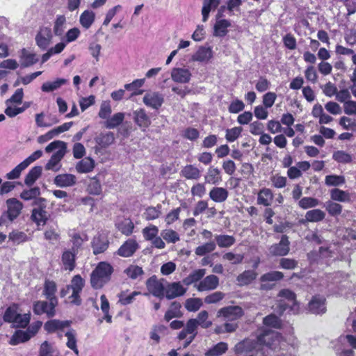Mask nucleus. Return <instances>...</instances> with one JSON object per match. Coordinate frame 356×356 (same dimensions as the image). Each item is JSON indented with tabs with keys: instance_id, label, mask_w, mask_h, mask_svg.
I'll return each instance as SVG.
<instances>
[{
	"instance_id": "nucleus-1",
	"label": "nucleus",
	"mask_w": 356,
	"mask_h": 356,
	"mask_svg": "<svg viewBox=\"0 0 356 356\" xmlns=\"http://www.w3.org/2000/svg\"><path fill=\"white\" fill-rule=\"evenodd\" d=\"M277 332L267 329L258 335L257 341L246 339L234 347L236 356H266V353L272 349L279 341Z\"/></svg>"
},
{
	"instance_id": "nucleus-2",
	"label": "nucleus",
	"mask_w": 356,
	"mask_h": 356,
	"mask_svg": "<svg viewBox=\"0 0 356 356\" xmlns=\"http://www.w3.org/2000/svg\"><path fill=\"white\" fill-rule=\"evenodd\" d=\"M54 150L56 151L52 154L50 159L47 163L45 169L47 170L57 172L60 169V161L67 152L66 143L62 140H54L45 147V152L47 153H50Z\"/></svg>"
},
{
	"instance_id": "nucleus-3",
	"label": "nucleus",
	"mask_w": 356,
	"mask_h": 356,
	"mask_svg": "<svg viewBox=\"0 0 356 356\" xmlns=\"http://www.w3.org/2000/svg\"><path fill=\"white\" fill-rule=\"evenodd\" d=\"M6 210L0 216V226L8 225L13 222L21 214L24 208L22 202L15 197H11L6 201Z\"/></svg>"
},
{
	"instance_id": "nucleus-4",
	"label": "nucleus",
	"mask_w": 356,
	"mask_h": 356,
	"mask_svg": "<svg viewBox=\"0 0 356 356\" xmlns=\"http://www.w3.org/2000/svg\"><path fill=\"white\" fill-rule=\"evenodd\" d=\"M113 267L106 262H100L92 271L90 283L93 288H102L111 278Z\"/></svg>"
},
{
	"instance_id": "nucleus-5",
	"label": "nucleus",
	"mask_w": 356,
	"mask_h": 356,
	"mask_svg": "<svg viewBox=\"0 0 356 356\" xmlns=\"http://www.w3.org/2000/svg\"><path fill=\"white\" fill-rule=\"evenodd\" d=\"M83 286L84 280L82 277L79 275H74L71 280L70 284L67 285L65 288L60 291V296L65 297L72 291V294L68 297L70 302L75 305H80L81 304V299L79 294L82 291Z\"/></svg>"
},
{
	"instance_id": "nucleus-6",
	"label": "nucleus",
	"mask_w": 356,
	"mask_h": 356,
	"mask_svg": "<svg viewBox=\"0 0 356 356\" xmlns=\"http://www.w3.org/2000/svg\"><path fill=\"white\" fill-rule=\"evenodd\" d=\"M30 313L21 314L19 313L17 305H13L8 307L3 315V321L13 323L15 327H26L30 322Z\"/></svg>"
},
{
	"instance_id": "nucleus-7",
	"label": "nucleus",
	"mask_w": 356,
	"mask_h": 356,
	"mask_svg": "<svg viewBox=\"0 0 356 356\" xmlns=\"http://www.w3.org/2000/svg\"><path fill=\"white\" fill-rule=\"evenodd\" d=\"M33 206L35 208L31 213V220L38 226L44 225L49 218V214L46 211L47 200L43 197H40L33 202Z\"/></svg>"
},
{
	"instance_id": "nucleus-8",
	"label": "nucleus",
	"mask_w": 356,
	"mask_h": 356,
	"mask_svg": "<svg viewBox=\"0 0 356 356\" xmlns=\"http://www.w3.org/2000/svg\"><path fill=\"white\" fill-rule=\"evenodd\" d=\"M279 296L288 301L286 302L284 300H280L278 305L280 307L281 313L288 309L293 314L298 312L299 306L296 302V295L293 291L289 289H283L280 292Z\"/></svg>"
},
{
	"instance_id": "nucleus-9",
	"label": "nucleus",
	"mask_w": 356,
	"mask_h": 356,
	"mask_svg": "<svg viewBox=\"0 0 356 356\" xmlns=\"http://www.w3.org/2000/svg\"><path fill=\"white\" fill-rule=\"evenodd\" d=\"M331 246H321L318 250H313L307 254L311 263H327L329 259L334 257V252Z\"/></svg>"
},
{
	"instance_id": "nucleus-10",
	"label": "nucleus",
	"mask_w": 356,
	"mask_h": 356,
	"mask_svg": "<svg viewBox=\"0 0 356 356\" xmlns=\"http://www.w3.org/2000/svg\"><path fill=\"white\" fill-rule=\"evenodd\" d=\"M243 309L239 306H228L221 308L218 312V316H222L229 321H236L243 316Z\"/></svg>"
},
{
	"instance_id": "nucleus-11",
	"label": "nucleus",
	"mask_w": 356,
	"mask_h": 356,
	"mask_svg": "<svg viewBox=\"0 0 356 356\" xmlns=\"http://www.w3.org/2000/svg\"><path fill=\"white\" fill-rule=\"evenodd\" d=\"M289 241L286 235H282L280 243L272 245L269 248V253L273 256H285L289 250Z\"/></svg>"
},
{
	"instance_id": "nucleus-12",
	"label": "nucleus",
	"mask_w": 356,
	"mask_h": 356,
	"mask_svg": "<svg viewBox=\"0 0 356 356\" xmlns=\"http://www.w3.org/2000/svg\"><path fill=\"white\" fill-rule=\"evenodd\" d=\"M284 275L280 271H270L262 275L260 277L261 282L260 285V289L261 290H270L274 286L273 284H270V282H277L282 280Z\"/></svg>"
},
{
	"instance_id": "nucleus-13",
	"label": "nucleus",
	"mask_w": 356,
	"mask_h": 356,
	"mask_svg": "<svg viewBox=\"0 0 356 356\" xmlns=\"http://www.w3.org/2000/svg\"><path fill=\"white\" fill-rule=\"evenodd\" d=\"M52 33L50 28L41 27L35 36L36 44L42 50H45L51 42Z\"/></svg>"
},
{
	"instance_id": "nucleus-14",
	"label": "nucleus",
	"mask_w": 356,
	"mask_h": 356,
	"mask_svg": "<svg viewBox=\"0 0 356 356\" xmlns=\"http://www.w3.org/2000/svg\"><path fill=\"white\" fill-rule=\"evenodd\" d=\"M146 286L149 292L153 296L161 298L164 296L165 287L156 276L149 277L146 282Z\"/></svg>"
},
{
	"instance_id": "nucleus-15",
	"label": "nucleus",
	"mask_w": 356,
	"mask_h": 356,
	"mask_svg": "<svg viewBox=\"0 0 356 356\" xmlns=\"http://www.w3.org/2000/svg\"><path fill=\"white\" fill-rule=\"evenodd\" d=\"M219 285V278L214 275H210L202 279L195 287L198 291H213Z\"/></svg>"
},
{
	"instance_id": "nucleus-16",
	"label": "nucleus",
	"mask_w": 356,
	"mask_h": 356,
	"mask_svg": "<svg viewBox=\"0 0 356 356\" xmlns=\"http://www.w3.org/2000/svg\"><path fill=\"white\" fill-rule=\"evenodd\" d=\"M139 248V244L137 241L132 238L127 240L118 250V255L122 257H130Z\"/></svg>"
},
{
	"instance_id": "nucleus-17",
	"label": "nucleus",
	"mask_w": 356,
	"mask_h": 356,
	"mask_svg": "<svg viewBox=\"0 0 356 356\" xmlns=\"http://www.w3.org/2000/svg\"><path fill=\"white\" fill-rule=\"evenodd\" d=\"M164 102L163 96L158 92H149L143 97L144 104L154 109L159 108Z\"/></svg>"
},
{
	"instance_id": "nucleus-18",
	"label": "nucleus",
	"mask_w": 356,
	"mask_h": 356,
	"mask_svg": "<svg viewBox=\"0 0 356 356\" xmlns=\"http://www.w3.org/2000/svg\"><path fill=\"white\" fill-rule=\"evenodd\" d=\"M56 305H51L49 301H37L33 305V312L37 315L46 314L48 317H53L55 315V307Z\"/></svg>"
},
{
	"instance_id": "nucleus-19",
	"label": "nucleus",
	"mask_w": 356,
	"mask_h": 356,
	"mask_svg": "<svg viewBox=\"0 0 356 356\" xmlns=\"http://www.w3.org/2000/svg\"><path fill=\"white\" fill-rule=\"evenodd\" d=\"M308 309L314 314H324L326 311L325 298L321 296H315L309 302Z\"/></svg>"
},
{
	"instance_id": "nucleus-20",
	"label": "nucleus",
	"mask_w": 356,
	"mask_h": 356,
	"mask_svg": "<svg viewBox=\"0 0 356 356\" xmlns=\"http://www.w3.org/2000/svg\"><path fill=\"white\" fill-rule=\"evenodd\" d=\"M186 292V289L180 282L169 283L165 286V293L168 299H173L181 296Z\"/></svg>"
},
{
	"instance_id": "nucleus-21",
	"label": "nucleus",
	"mask_w": 356,
	"mask_h": 356,
	"mask_svg": "<svg viewBox=\"0 0 356 356\" xmlns=\"http://www.w3.org/2000/svg\"><path fill=\"white\" fill-rule=\"evenodd\" d=\"M77 252L70 249H65L61 256V262L65 270L72 271L76 266V255Z\"/></svg>"
},
{
	"instance_id": "nucleus-22",
	"label": "nucleus",
	"mask_w": 356,
	"mask_h": 356,
	"mask_svg": "<svg viewBox=\"0 0 356 356\" xmlns=\"http://www.w3.org/2000/svg\"><path fill=\"white\" fill-rule=\"evenodd\" d=\"M191 77V73L186 68L176 67L171 72L172 79L177 83H186L189 82Z\"/></svg>"
},
{
	"instance_id": "nucleus-23",
	"label": "nucleus",
	"mask_w": 356,
	"mask_h": 356,
	"mask_svg": "<svg viewBox=\"0 0 356 356\" xmlns=\"http://www.w3.org/2000/svg\"><path fill=\"white\" fill-rule=\"evenodd\" d=\"M56 291V284L54 281L46 280L42 293L49 301L51 302V305H57L58 304V299L55 296Z\"/></svg>"
},
{
	"instance_id": "nucleus-24",
	"label": "nucleus",
	"mask_w": 356,
	"mask_h": 356,
	"mask_svg": "<svg viewBox=\"0 0 356 356\" xmlns=\"http://www.w3.org/2000/svg\"><path fill=\"white\" fill-rule=\"evenodd\" d=\"M273 193L271 189L263 188L258 192L257 203L259 205L269 207L273 203Z\"/></svg>"
},
{
	"instance_id": "nucleus-25",
	"label": "nucleus",
	"mask_w": 356,
	"mask_h": 356,
	"mask_svg": "<svg viewBox=\"0 0 356 356\" xmlns=\"http://www.w3.org/2000/svg\"><path fill=\"white\" fill-rule=\"evenodd\" d=\"M213 56V51L210 47L201 46L192 56V60L198 62H208Z\"/></svg>"
},
{
	"instance_id": "nucleus-26",
	"label": "nucleus",
	"mask_w": 356,
	"mask_h": 356,
	"mask_svg": "<svg viewBox=\"0 0 356 356\" xmlns=\"http://www.w3.org/2000/svg\"><path fill=\"white\" fill-rule=\"evenodd\" d=\"M325 213L318 209H312L306 212L305 219L300 220L302 224L307 222H318L322 221L325 218Z\"/></svg>"
},
{
	"instance_id": "nucleus-27",
	"label": "nucleus",
	"mask_w": 356,
	"mask_h": 356,
	"mask_svg": "<svg viewBox=\"0 0 356 356\" xmlns=\"http://www.w3.org/2000/svg\"><path fill=\"white\" fill-rule=\"evenodd\" d=\"M92 247L95 254L102 253L108 248V241L105 236H96L92 239Z\"/></svg>"
},
{
	"instance_id": "nucleus-28",
	"label": "nucleus",
	"mask_w": 356,
	"mask_h": 356,
	"mask_svg": "<svg viewBox=\"0 0 356 356\" xmlns=\"http://www.w3.org/2000/svg\"><path fill=\"white\" fill-rule=\"evenodd\" d=\"M134 121L143 130H145L151 124V120L144 109H139L134 113Z\"/></svg>"
},
{
	"instance_id": "nucleus-29",
	"label": "nucleus",
	"mask_w": 356,
	"mask_h": 356,
	"mask_svg": "<svg viewBox=\"0 0 356 356\" xmlns=\"http://www.w3.org/2000/svg\"><path fill=\"white\" fill-rule=\"evenodd\" d=\"M209 197L215 202H225L229 195L228 191L222 187H213L209 192Z\"/></svg>"
},
{
	"instance_id": "nucleus-30",
	"label": "nucleus",
	"mask_w": 356,
	"mask_h": 356,
	"mask_svg": "<svg viewBox=\"0 0 356 356\" xmlns=\"http://www.w3.org/2000/svg\"><path fill=\"white\" fill-rule=\"evenodd\" d=\"M333 284L337 286L338 290L337 293L340 295H343L344 293H346V292L344 291V289H350L351 286L350 283L348 280V277L343 275L341 273H336L334 278Z\"/></svg>"
},
{
	"instance_id": "nucleus-31",
	"label": "nucleus",
	"mask_w": 356,
	"mask_h": 356,
	"mask_svg": "<svg viewBox=\"0 0 356 356\" xmlns=\"http://www.w3.org/2000/svg\"><path fill=\"white\" fill-rule=\"evenodd\" d=\"M76 177L72 174H61L54 179V184L59 187H68L75 184Z\"/></svg>"
},
{
	"instance_id": "nucleus-32",
	"label": "nucleus",
	"mask_w": 356,
	"mask_h": 356,
	"mask_svg": "<svg viewBox=\"0 0 356 356\" xmlns=\"http://www.w3.org/2000/svg\"><path fill=\"white\" fill-rule=\"evenodd\" d=\"M180 174L186 179L197 180L201 177V171L197 167L191 164L184 166L181 169Z\"/></svg>"
},
{
	"instance_id": "nucleus-33",
	"label": "nucleus",
	"mask_w": 356,
	"mask_h": 356,
	"mask_svg": "<svg viewBox=\"0 0 356 356\" xmlns=\"http://www.w3.org/2000/svg\"><path fill=\"white\" fill-rule=\"evenodd\" d=\"M197 327L195 319H190L187 321L186 327L179 332L178 338L180 340L188 338V335L194 336L197 335Z\"/></svg>"
},
{
	"instance_id": "nucleus-34",
	"label": "nucleus",
	"mask_w": 356,
	"mask_h": 356,
	"mask_svg": "<svg viewBox=\"0 0 356 356\" xmlns=\"http://www.w3.org/2000/svg\"><path fill=\"white\" fill-rule=\"evenodd\" d=\"M229 346L226 342H218L209 348L204 353L205 356H222L227 353Z\"/></svg>"
},
{
	"instance_id": "nucleus-35",
	"label": "nucleus",
	"mask_w": 356,
	"mask_h": 356,
	"mask_svg": "<svg viewBox=\"0 0 356 356\" xmlns=\"http://www.w3.org/2000/svg\"><path fill=\"white\" fill-rule=\"evenodd\" d=\"M70 241L72 243V247L70 250L78 253V251L82 246L83 242L88 240L87 236L84 234H80L78 232H73L70 234Z\"/></svg>"
},
{
	"instance_id": "nucleus-36",
	"label": "nucleus",
	"mask_w": 356,
	"mask_h": 356,
	"mask_svg": "<svg viewBox=\"0 0 356 356\" xmlns=\"http://www.w3.org/2000/svg\"><path fill=\"white\" fill-rule=\"evenodd\" d=\"M204 179L208 184H218L222 181L221 172L218 168L211 166L209 168Z\"/></svg>"
},
{
	"instance_id": "nucleus-37",
	"label": "nucleus",
	"mask_w": 356,
	"mask_h": 356,
	"mask_svg": "<svg viewBox=\"0 0 356 356\" xmlns=\"http://www.w3.org/2000/svg\"><path fill=\"white\" fill-rule=\"evenodd\" d=\"M95 168V161L90 157H86L79 161L76 165V170L79 173L91 172Z\"/></svg>"
},
{
	"instance_id": "nucleus-38",
	"label": "nucleus",
	"mask_w": 356,
	"mask_h": 356,
	"mask_svg": "<svg viewBox=\"0 0 356 356\" xmlns=\"http://www.w3.org/2000/svg\"><path fill=\"white\" fill-rule=\"evenodd\" d=\"M257 273L252 270H245L242 273L238 275L236 281L238 285L245 286L250 284L253 280L256 279Z\"/></svg>"
},
{
	"instance_id": "nucleus-39",
	"label": "nucleus",
	"mask_w": 356,
	"mask_h": 356,
	"mask_svg": "<svg viewBox=\"0 0 356 356\" xmlns=\"http://www.w3.org/2000/svg\"><path fill=\"white\" fill-rule=\"evenodd\" d=\"M38 61V58L35 54L31 53L25 49H22L20 56V63L23 67L31 66Z\"/></svg>"
},
{
	"instance_id": "nucleus-40",
	"label": "nucleus",
	"mask_w": 356,
	"mask_h": 356,
	"mask_svg": "<svg viewBox=\"0 0 356 356\" xmlns=\"http://www.w3.org/2000/svg\"><path fill=\"white\" fill-rule=\"evenodd\" d=\"M65 337H67L66 346L68 348L72 350L76 356H79V351L77 348V339H76V332L74 330L71 329L68 330L65 333Z\"/></svg>"
},
{
	"instance_id": "nucleus-41",
	"label": "nucleus",
	"mask_w": 356,
	"mask_h": 356,
	"mask_svg": "<svg viewBox=\"0 0 356 356\" xmlns=\"http://www.w3.org/2000/svg\"><path fill=\"white\" fill-rule=\"evenodd\" d=\"M231 26V23L227 19H217L214 25L213 35L218 37H223L227 33V28Z\"/></svg>"
},
{
	"instance_id": "nucleus-42",
	"label": "nucleus",
	"mask_w": 356,
	"mask_h": 356,
	"mask_svg": "<svg viewBox=\"0 0 356 356\" xmlns=\"http://www.w3.org/2000/svg\"><path fill=\"white\" fill-rule=\"evenodd\" d=\"M330 198L341 202H349L351 200L350 194L348 191L339 188H333L330 191Z\"/></svg>"
},
{
	"instance_id": "nucleus-43",
	"label": "nucleus",
	"mask_w": 356,
	"mask_h": 356,
	"mask_svg": "<svg viewBox=\"0 0 356 356\" xmlns=\"http://www.w3.org/2000/svg\"><path fill=\"white\" fill-rule=\"evenodd\" d=\"M31 338V334L24 330H17L10 339L9 343L13 346L28 341Z\"/></svg>"
},
{
	"instance_id": "nucleus-44",
	"label": "nucleus",
	"mask_w": 356,
	"mask_h": 356,
	"mask_svg": "<svg viewBox=\"0 0 356 356\" xmlns=\"http://www.w3.org/2000/svg\"><path fill=\"white\" fill-rule=\"evenodd\" d=\"M206 274V270L204 268L195 270L188 277L183 280V283L189 286L193 283L200 282Z\"/></svg>"
},
{
	"instance_id": "nucleus-45",
	"label": "nucleus",
	"mask_w": 356,
	"mask_h": 356,
	"mask_svg": "<svg viewBox=\"0 0 356 356\" xmlns=\"http://www.w3.org/2000/svg\"><path fill=\"white\" fill-rule=\"evenodd\" d=\"M161 208L162 206L159 204L156 207H147L143 214V218L148 221L159 218L161 215Z\"/></svg>"
},
{
	"instance_id": "nucleus-46",
	"label": "nucleus",
	"mask_w": 356,
	"mask_h": 356,
	"mask_svg": "<svg viewBox=\"0 0 356 356\" xmlns=\"http://www.w3.org/2000/svg\"><path fill=\"white\" fill-rule=\"evenodd\" d=\"M67 81V79L61 78L57 79L54 81H47L42 85L41 90L44 92H50L58 90L63 85L65 84Z\"/></svg>"
},
{
	"instance_id": "nucleus-47",
	"label": "nucleus",
	"mask_w": 356,
	"mask_h": 356,
	"mask_svg": "<svg viewBox=\"0 0 356 356\" xmlns=\"http://www.w3.org/2000/svg\"><path fill=\"white\" fill-rule=\"evenodd\" d=\"M42 167L35 166L32 168L24 179V183L26 186H32L42 174Z\"/></svg>"
},
{
	"instance_id": "nucleus-48",
	"label": "nucleus",
	"mask_w": 356,
	"mask_h": 356,
	"mask_svg": "<svg viewBox=\"0 0 356 356\" xmlns=\"http://www.w3.org/2000/svg\"><path fill=\"white\" fill-rule=\"evenodd\" d=\"M124 119V113H116L112 117H109L104 122V126L107 129H114L119 126Z\"/></svg>"
},
{
	"instance_id": "nucleus-49",
	"label": "nucleus",
	"mask_w": 356,
	"mask_h": 356,
	"mask_svg": "<svg viewBox=\"0 0 356 356\" xmlns=\"http://www.w3.org/2000/svg\"><path fill=\"white\" fill-rule=\"evenodd\" d=\"M216 243L220 248H229L233 245L236 239L233 236L219 234L215 236Z\"/></svg>"
},
{
	"instance_id": "nucleus-50",
	"label": "nucleus",
	"mask_w": 356,
	"mask_h": 356,
	"mask_svg": "<svg viewBox=\"0 0 356 356\" xmlns=\"http://www.w3.org/2000/svg\"><path fill=\"white\" fill-rule=\"evenodd\" d=\"M144 83L145 79H136L131 83L125 84L124 88L131 92V96L139 95L143 92V90H140V88Z\"/></svg>"
},
{
	"instance_id": "nucleus-51",
	"label": "nucleus",
	"mask_w": 356,
	"mask_h": 356,
	"mask_svg": "<svg viewBox=\"0 0 356 356\" xmlns=\"http://www.w3.org/2000/svg\"><path fill=\"white\" fill-rule=\"evenodd\" d=\"M220 0H204L202 9V20L208 19L209 13L212 8H216L220 4Z\"/></svg>"
},
{
	"instance_id": "nucleus-52",
	"label": "nucleus",
	"mask_w": 356,
	"mask_h": 356,
	"mask_svg": "<svg viewBox=\"0 0 356 356\" xmlns=\"http://www.w3.org/2000/svg\"><path fill=\"white\" fill-rule=\"evenodd\" d=\"M66 29V18L64 15H58L54 24V33L57 36L63 35Z\"/></svg>"
},
{
	"instance_id": "nucleus-53",
	"label": "nucleus",
	"mask_w": 356,
	"mask_h": 356,
	"mask_svg": "<svg viewBox=\"0 0 356 356\" xmlns=\"http://www.w3.org/2000/svg\"><path fill=\"white\" fill-rule=\"evenodd\" d=\"M115 140L114 134L112 132L102 133L96 138V142L102 147L111 145Z\"/></svg>"
},
{
	"instance_id": "nucleus-54",
	"label": "nucleus",
	"mask_w": 356,
	"mask_h": 356,
	"mask_svg": "<svg viewBox=\"0 0 356 356\" xmlns=\"http://www.w3.org/2000/svg\"><path fill=\"white\" fill-rule=\"evenodd\" d=\"M40 194V190L39 187H33L30 189L24 190L19 195L20 198L24 200L29 201L33 200V202L38 200V196Z\"/></svg>"
},
{
	"instance_id": "nucleus-55",
	"label": "nucleus",
	"mask_w": 356,
	"mask_h": 356,
	"mask_svg": "<svg viewBox=\"0 0 356 356\" xmlns=\"http://www.w3.org/2000/svg\"><path fill=\"white\" fill-rule=\"evenodd\" d=\"M336 201H327L324 204V207L325 208V210L328 212V213L331 216H337L340 215L342 212V206L335 202Z\"/></svg>"
},
{
	"instance_id": "nucleus-56",
	"label": "nucleus",
	"mask_w": 356,
	"mask_h": 356,
	"mask_svg": "<svg viewBox=\"0 0 356 356\" xmlns=\"http://www.w3.org/2000/svg\"><path fill=\"white\" fill-rule=\"evenodd\" d=\"M95 16L92 11L85 10L80 16V24L85 29H89L95 21Z\"/></svg>"
},
{
	"instance_id": "nucleus-57",
	"label": "nucleus",
	"mask_w": 356,
	"mask_h": 356,
	"mask_svg": "<svg viewBox=\"0 0 356 356\" xmlns=\"http://www.w3.org/2000/svg\"><path fill=\"white\" fill-rule=\"evenodd\" d=\"M68 321H60L58 320H51L49 321H47L44 324V329L48 332H54L57 330L62 329L65 327H67L69 325Z\"/></svg>"
},
{
	"instance_id": "nucleus-58",
	"label": "nucleus",
	"mask_w": 356,
	"mask_h": 356,
	"mask_svg": "<svg viewBox=\"0 0 356 356\" xmlns=\"http://www.w3.org/2000/svg\"><path fill=\"white\" fill-rule=\"evenodd\" d=\"M161 236L169 243H175L180 240L179 234L173 229H165L161 231Z\"/></svg>"
},
{
	"instance_id": "nucleus-59",
	"label": "nucleus",
	"mask_w": 356,
	"mask_h": 356,
	"mask_svg": "<svg viewBox=\"0 0 356 356\" xmlns=\"http://www.w3.org/2000/svg\"><path fill=\"white\" fill-rule=\"evenodd\" d=\"M102 191L100 181L97 179V177L91 178L88 184L87 191L91 195H99L101 194Z\"/></svg>"
},
{
	"instance_id": "nucleus-60",
	"label": "nucleus",
	"mask_w": 356,
	"mask_h": 356,
	"mask_svg": "<svg viewBox=\"0 0 356 356\" xmlns=\"http://www.w3.org/2000/svg\"><path fill=\"white\" fill-rule=\"evenodd\" d=\"M216 248V243L214 241H209L197 247L195 250V253L197 256H204L215 250Z\"/></svg>"
},
{
	"instance_id": "nucleus-61",
	"label": "nucleus",
	"mask_w": 356,
	"mask_h": 356,
	"mask_svg": "<svg viewBox=\"0 0 356 356\" xmlns=\"http://www.w3.org/2000/svg\"><path fill=\"white\" fill-rule=\"evenodd\" d=\"M320 203V200L316 198L312 197H305L299 200L298 206L303 209H307L309 208H314L318 206Z\"/></svg>"
},
{
	"instance_id": "nucleus-62",
	"label": "nucleus",
	"mask_w": 356,
	"mask_h": 356,
	"mask_svg": "<svg viewBox=\"0 0 356 356\" xmlns=\"http://www.w3.org/2000/svg\"><path fill=\"white\" fill-rule=\"evenodd\" d=\"M209 314L207 311H201L197 318H194L196 323V327L200 325L202 328H208L212 325V322L208 320Z\"/></svg>"
},
{
	"instance_id": "nucleus-63",
	"label": "nucleus",
	"mask_w": 356,
	"mask_h": 356,
	"mask_svg": "<svg viewBox=\"0 0 356 356\" xmlns=\"http://www.w3.org/2000/svg\"><path fill=\"white\" fill-rule=\"evenodd\" d=\"M55 350L54 346L45 341L40 345L38 356H53Z\"/></svg>"
},
{
	"instance_id": "nucleus-64",
	"label": "nucleus",
	"mask_w": 356,
	"mask_h": 356,
	"mask_svg": "<svg viewBox=\"0 0 356 356\" xmlns=\"http://www.w3.org/2000/svg\"><path fill=\"white\" fill-rule=\"evenodd\" d=\"M280 353L277 356H295L296 353V348L294 346L289 345L285 342L280 343Z\"/></svg>"
}]
</instances>
